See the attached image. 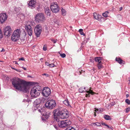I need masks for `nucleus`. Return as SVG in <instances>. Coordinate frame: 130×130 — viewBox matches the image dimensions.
I'll return each mask as SVG.
<instances>
[{"label":"nucleus","instance_id":"obj_61","mask_svg":"<svg viewBox=\"0 0 130 130\" xmlns=\"http://www.w3.org/2000/svg\"><path fill=\"white\" fill-rule=\"evenodd\" d=\"M90 88V89H90H90H91V88Z\"/></svg>","mask_w":130,"mask_h":130},{"label":"nucleus","instance_id":"obj_33","mask_svg":"<svg viewBox=\"0 0 130 130\" xmlns=\"http://www.w3.org/2000/svg\"><path fill=\"white\" fill-rule=\"evenodd\" d=\"M79 92L80 93H82L84 91L83 88L82 87L80 88L79 90Z\"/></svg>","mask_w":130,"mask_h":130},{"label":"nucleus","instance_id":"obj_43","mask_svg":"<svg viewBox=\"0 0 130 130\" xmlns=\"http://www.w3.org/2000/svg\"><path fill=\"white\" fill-rule=\"evenodd\" d=\"M19 60H23V61L25 60V59H24V58L23 57H22V58H19Z\"/></svg>","mask_w":130,"mask_h":130},{"label":"nucleus","instance_id":"obj_22","mask_svg":"<svg viewBox=\"0 0 130 130\" xmlns=\"http://www.w3.org/2000/svg\"><path fill=\"white\" fill-rule=\"evenodd\" d=\"M85 91H86L88 93V94H86V97H89L90 96V94H93L94 93L93 92L92 90H90V91H89L86 90Z\"/></svg>","mask_w":130,"mask_h":130},{"label":"nucleus","instance_id":"obj_56","mask_svg":"<svg viewBox=\"0 0 130 130\" xmlns=\"http://www.w3.org/2000/svg\"><path fill=\"white\" fill-rule=\"evenodd\" d=\"M15 63L16 64H18V62H17V61H15Z\"/></svg>","mask_w":130,"mask_h":130},{"label":"nucleus","instance_id":"obj_46","mask_svg":"<svg viewBox=\"0 0 130 130\" xmlns=\"http://www.w3.org/2000/svg\"><path fill=\"white\" fill-rule=\"evenodd\" d=\"M43 50L45 51L46 50V47H45L44 46L43 48Z\"/></svg>","mask_w":130,"mask_h":130},{"label":"nucleus","instance_id":"obj_53","mask_svg":"<svg viewBox=\"0 0 130 130\" xmlns=\"http://www.w3.org/2000/svg\"><path fill=\"white\" fill-rule=\"evenodd\" d=\"M12 69H13L14 70H15L16 71H17V70L16 69H15V68H12Z\"/></svg>","mask_w":130,"mask_h":130},{"label":"nucleus","instance_id":"obj_23","mask_svg":"<svg viewBox=\"0 0 130 130\" xmlns=\"http://www.w3.org/2000/svg\"><path fill=\"white\" fill-rule=\"evenodd\" d=\"M109 12L107 11H106L105 12L103 13V15L105 17H107L108 16V14H109Z\"/></svg>","mask_w":130,"mask_h":130},{"label":"nucleus","instance_id":"obj_18","mask_svg":"<svg viewBox=\"0 0 130 130\" xmlns=\"http://www.w3.org/2000/svg\"><path fill=\"white\" fill-rule=\"evenodd\" d=\"M115 60L121 64L124 63V61L119 57H116L115 59Z\"/></svg>","mask_w":130,"mask_h":130},{"label":"nucleus","instance_id":"obj_31","mask_svg":"<svg viewBox=\"0 0 130 130\" xmlns=\"http://www.w3.org/2000/svg\"><path fill=\"white\" fill-rule=\"evenodd\" d=\"M65 130H75V129L71 126H69Z\"/></svg>","mask_w":130,"mask_h":130},{"label":"nucleus","instance_id":"obj_58","mask_svg":"<svg viewBox=\"0 0 130 130\" xmlns=\"http://www.w3.org/2000/svg\"><path fill=\"white\" fill-rule=\"evenodd\" d=\"M84 89V90H85V89H86V88H85V87H84V88L83 89Z\"/></svg>","mask_w":130,"mask_h":130},{"label":"nucleus","instance_id":"obj_5","mask_svg":"<svg viewBox=\"0 0 130 130\" xmlns=\"http://www.w3.org/2000/svg\"><path fill=\"white\" fill-rule=\"evenodd\" d=\"M46 20L44 14L43 13H39L37 14L35 16L36 21L39 23H42Z\"/></svg>","mask_w":130,"mask_h":130},{"label":"nucleus","instance_id":"obj_6","mask_svg":"<svg viewBox=\"0 0 130 130\" xmlns=\"http://www.w3.org/2000/svg\"><path fill=\"white\" fill-rule=\"evenodd\" d=\"M42 28L40 24L36 25L34 29V33L36 36L38 37L40 36L42 31Z\"/></svg>","mask_w":130,"mask_h":130},{"label":"nucleus","instance_id":"obj_16","mask_svg":"<svg viewBox=\"0 0 130 130\" xmlns=\"http://www.w3.org/2000/svg\"><path fill=\"white\" fill-rule=\"evenodd\" d=\"M21 33V31L20 29H18L14 31L13 34L19 37Z\"/></svg>","mask_w":130,"mask_h":130},{"label":"nucleus","instance_id":"obj_57","mask_svg":"<svg viewBox=\"0 0 130 130\" xmlns=\"http://www.w3.org/2000/svg\"><path fill=\"white\" fill-rule=\"evenodd\" d=\"M23 69H24V70H26V69L24 67H23Z\"/></svg>","mask_w":130,"mask_h":130},{"label":"nucleus","instance_id":"obj_1","mask_svg":"<svg viewBox=\"0 0 130 130\" xmlns=\"http://www.w3.org/2000/svg\"><path fill=\"white\" fill-rule=\"evenodd\" d=\"M11 82L15 89L25 92L28 91V86L29 85L28 82L15 77L11 80Z\"/></svg>","mask_w":130,"mask_h":130},{"label":"nucleus","instance_id":"obj_47","mask_svg":"<svg viewBox=\"0 0 130 130\" xmlns=\"http://www.w3.org/2000/svg\"><path fill=\"white\" fill-rule=\"evenodd\" d=\"M54 127L56 129H58V127H57V126L56 125H54Z\"/></svg>","mask_w":130,"mask_h":130},{"label":"nucleus","instance_id":"obj_40","mask_svg":"<svg viewBox=\"0 0 130 130\" xmlns=\"http://www.w3.org/2000/svg\"><path fill=\"white\" fill-rule=\"evenodd\" d=\"M41 119H42V120L43 121V122H44V121H45L47 119H46V118H45L44 117H42L41 118Z\"/></svg>","mask_w":130,"mask_h":130},{"label":"nucleus","instance_id":"obj_10","mask_svg":"<svg viewBox=\"0 0 130 130\" xmlns=\"http://www.w3.org/2000/svg\"><path fill=\"white\" fill-rule=\"evenodd\" d=\"M12 32V30L10 27L9 26H7L4 29V35L6 36H9Z\"/></svg>","mask_w":130,"mask_h":130},{"label":"nucleus","instance_id":"obj_15","mask_svg":"<svg viewBox=\"0 0 130 130\" xmlns=\"http://www.w3.org/2000/svg\"><path fill=\"white\" fill-rule=\"evenodd\" d=\"M92 125L94 126H101V124H102L103 125H104L106 126L108 128L110 127L108 125L106 124L105 123L103 122H96V123H92Z\"/></svg>","mask_w":130,"mask_h":130},{"label":"nucleus","instance_id":"obj_63","mask_svg":"<svg viewBox=\"0 0 130 130\" xmlns=\"http://www.w3.org/2000/svg\"><path fill=\"white\" fill-rule=\"evenodd\" d=\"M70 27H71V28L72 27L71 26Z\"/></svg>","mask_w":130,"mask_h":130},{"label":"nucleus","instance_id":"obj_28","mask_svg":"<svg viewBox=\"0 0 130 130\" xmlns=\"http://www.w3.org/2000/svg\"><path fill=\"white\" fill-rule=\"evenodd\" d=\"M50 113L49 112H47L45 115V118L47 119L50 117Z\"/></svg>","mask_w":130,"mask_h":130},{"label":"nucleus","instance_id":"obj_37","mask_svg":"<svg viewBox=\"0 0 130 130\" xmlns=\"http://www.w3.org/2000/svg\"><path fill=\"white\" fill-rule=\"evenodd\" d=\"M130 110V108L128 107L126 108V113L128 112Z\"/></svg>","mask_w":130,"mask_h":130},{"label":"nucleus","instance_id":"obj_59","mask_svg":"<svg viewBox=\"0 0 130 130\" xmlns=\"http://www.w3.org/2000/svg\"><path fill=\"white\" fill-rule=\"evenodd\" d=\"M129 84H130V80H129Z\"/></svg>","mask_w":130,"mask_h":130},{"label":"nucleus","instance_id":"obj_44","mask_svg":"<svg viewBox=\"0 0 130 130\" xmlns=\"http://www.w3.org/2000/svg\"><path fill=\"white\" fill-rule=\"evenodd\" d=\"M45 64L46 66H49V64L48 62H46L45 63Z\"/></svg>","mask_w":130,"mask_h":130},{"label":"nucleus","instance_id":"obj_9","mask_svg":"<svg viewBox=\"0 0 130 130\" xmlns=\"http://www.w3.org/2000/svg\"><path fill=\"white\" fill-rule=\"evenodd\" d=\"M51 92V90L49 88L45 87L42 90V94L43 96L47 97L50 95Z\"/></svg>","mask_w":130,"mask_h":130},{"label":"nucleus","instance_id":"obj_14","mask_svg":"<svg viewBox=\"0 0 130 130\" xmlns=\"http://www.w3.org/2000/svg\"><path fill=\"white\" fill-rule=\"evenodd\" d=\"M36 2L35 0H31L28 3L29 7L32 8H34L35 6Z\"/></svg>","mask_w":130,"mask_h":130},{"label":"nucleus","instance_id":"obj_54","mask_svg":"<svg viewBox=\"0 0 130 130\" xmlns=\"http://www.w3.org/2000/svg\"><path fill=\"white\" fill-rule=\"evenodd\" d=\"M129 96V94H126V98H127Z\"/></svg>","mask_w":130,"mask_h":130},{"label":"nucleus","instance_id":"obj_20","mask_svg":"<svg viewBox=\"0 0 130 130\" xmlns=\"http://www.w3.org/2000/svg\"><path fill=\"white\" fill-rule=\"evenodd\" d=\"M102 58L101 57H95L94 60L96 62H98V63H101Z\"/></svg>","mask_w":130,"mask_h":130},{"label":"nucleus","instance_id":"obj_34","mask_svg":"<svg viewBox=\"0 0 130 130\" xmlns=\"http://www.w3.org/2000/svg\"><path fill=\"white\" fill-rule=\"evenodd\" d=\"M125 102L128 105L130 104V101L128 99H126L125 100Z\"/></svg>","mask_w":130,"mask_h":130},{"label":"nucleus","instance_id":"obj_41","mask_svg":"<svg viewBox=\"0 0 130 130\" xmlns=\"http://www.w3.org/2000/svg\"><path fill=\"white\" fill-rule=\"evenodd\" d=\"M94 18L96 19V20H100V18H98V17H97V16L96 15H95V17H94Z\"/></svg>","mask_w":130,"mask_h":130},{"label":"nucleus","instance_id":"obj_62","mask_svg":"<svg viewBox=\"0 0 130 130\" xmlns=\"http://www.w3.org/2000/svg\"><path fill=\"white\" fill-rule=\"evenodd\" d=\"M95 116H96V115H95Z\"/></svg>","mask_w":130,"mask_h":130},{"label":"nucleus","instance_id":"obj_55","mask_svg":"<svg viewBox=\"0 0 130 130\" xmlns=\"http://www.w3.org/2000/svg\"><path fill=\"white\" fill-rule=\"evenodd\" d=\"M4 51H5V50L3 48L2 49V50L1 51V52H2Z\"/></svg>","mask_w":130,"mask_h":130},{"label":"nucleus","instance_id":"obj_52","mask_svg":"<svg viewBox=\"0 0 130 130\" xmlns=\"http://www.w3.org/2000/svg\"><path fill=\"white\" fill-rule=\"evenodd\" d=\"M122 9V7H120V11H121Z\"/></svg>","mask_w":130,"mask_h":130},{"label":"nucleus","instance_id":"obj_50","mask_svg":"<svg viewBox=\"0 0 130 130\" xmlns=\"http://www.w3.org/2000/svg\"><path fill=\"white\" fill-rule=\"evenodd\" d=\"M25 37H24L23 38H22V39L21 38V39L22 40H23V41H24V40H25Z\"/></svg>","mask_w":130,"mask_h":130},{"label":"nucleus","instance_id":"obj_12","mask_svg":"<svg viewBox=\"0 0 130 130\" xmlns=\"http://www.w3.org/2000/svg\"><path fill=\"white\" fill-rule=\"evenodd\" d=\"M7 16L6 13H1L0 14V22L1 23H3L6 20Z\"/></svg>","mask_w":130,"mask_h":130},{"label":"nucleus","instance_id":"obj_32","mask_svg":"<svg viewBox=\"0 0 130 130\" xmlns=\"http://www.w3.org/2000/svg\"><path fill=\"white\" fill-rule=\"evenodd\" d=\"M96 112H97L98 113H100V112H102L103 111V109H102L99 108V109H96L95 110Z\"/></svg>","mask_w":130,"mask_h":130},{"label":"nucleus","instance_id":"obj_36","mask_svg":"<svg viewBox=\"0 0 130 130\" xmlns=\"http://www.w3.org/2000/svg\"><path fill=\"white\" fill-rule=\"evenodd\" d=\"M60 55L63 58H64L66 56V54L64 53H63L62 54H60Z\"/></svg>","mask_w":130,"mask_h":130},{"label":"nucleus","instance_id":"obj_21","mask_svg":"<svg viewBox=\"0 0 130 130\" xmlns=\"http://www.w3.org/2000/svg\"><path fill=\"white\" fill-rule=\"evenodd\" d=\"M63 103L66 105L68 106L69 107H71V106L69 102L68 99L64 101Z\"/></svg>","mask_w":130,"mask_h":130},{"label":"nucleus","instance_id":"obj_48","mask_svg":"<svg viewBox=\"0 0 130 130\" xmlns=\"http://www.w3.org/2000/svg\"><path fill=\"white\" fill-rule=\"evenodd\" d=\"M97 17H98V18H100V20L101 19V15H97Z\"/></svg>","mask_w":130,"mask_h":130},{"label":"nucleus","instance_id":"obj_11","mask_svg":"<svg viewBox=\"0 0 130 130\" xmlns=\"http://www.w3.org/2000/svg\"><path fill=\"white\" fill-rule=\"evenodd\" d=\"M25 28L26 30L27 31L28 35L30 36L32 35L33 31L32 30L31 26L29 24H27L25 26Z\"/></svg>","mask_w":130,"mask_h":130},{"label":"nucleus","instance_id":"obj_35","mask_svg":"<svg viewBox=\"0 0 130 130\" xmlns=\"http://www.w3.org/2000/svg\"><path fill=\"white\" fill-rule=\"evenodd\" d=\"M3 37V34L1 29L0 28V39L2 38Z\"/></svg>","mask_w":130,"mask_h":130},{"label":"nucleus","instance_id":"obj_60","mask_svg":"<svg viewBox=\"0 0 130 130\" xmlns=\"http://www.w3.org/2000/svg\"><path fill=\"white\" fill-rule=\"evenodd\" d=\"M28 77H31V76H28Z\"/></svg>","mask_w":130,"mask_h":130},{"label":"nucleus","instance_id":"obj_30","mask_svg":"<svg viewBox=\"0 0 130 130\" xmlns=\"http://www.w3.org/2000/svg\"><path fill=\"white\" fill-rule=\"evenodd\" d=\"M83 29H79L78 31L81 35H83L84 36L85 35V34L83 32Z\"/></svg>","mask_w":130,"mask_h":130},{"label":"nucleus","instance_id":"obj_29","mask_svg":"<svg viewBox=\"0 0 130 130\" xmlns=\"http://www.w3.org/2000/svg\"><path fill=\"white\" fill-rule=\"evenodd\" d=\"M97 66L99 69H100L103 67L101 63H98L97 65Z\"/></svg>","mask_w":130,"mask_h":130},{"label":"nucleus","instance_id":"obj_42","mask_svg":"<svg viewBox=\"0 0 130 130\" xmlns=\"http://www.w3.org/2000/svg\"><path fill=\"white\" fill-rule=\"evenodd\" d=\"M38 110L40 112V113H42V112L43 111V109H41H41H39Z\"/></svg>","mask_w":130,"mask_h":130},{"label":"nucleus","instance_id":"obj_25","mask_svg":"<svg viewBox=\"0 0 130 130\" xmlns=\"http://www.w3.org/2000/svg\"><path fill=\"white\" fill-rule=\"evenodd\" d=\"M39 99L40 100L41 103H44L46 102V99L42 97Z\"/></svg>","mask_w":130,"mask_h":130},{"label":"nucleus","instance_id":"obj_2","mask_svg":"<svg viewBox=\"0 0 130 130\" xmlns=\"http://www.w3.org/2000/svg\"><path fill=\"white\" fill-rule=\"evenodd\" d=\"M54 118L56 121L58 120L59 118L62 119L67 118L69 116V112L66 109H56L53 112Z\"/></svg>","mask_w":130,"mask_h":130},{"label":"nucleus","instance_id":"obj_38","mask_svg":"<svg viewBox=\"0 0 130 130\" xmlns=\"http://www.w3.org/2000/svg\"><path fill=\"white\" fill-rule=\"evenodd\" d=\"M49 67H53L55 66V65L53 63L50 64Z\"/></svg>","mask_w":130,"mask_h":130},{"label":"nucleus","instance_id":"obj_13","mask_svg":"<svg viewBox=\"0 0 130 130\" xmlns=\"http://www.w3.org/2000/svg\"><path fill=\"white\" fill-rule=\"evenodd\" d=\"M40 100L39 99L36 100L34 103V107L35 109L36 110L40 107Z\"/></svg>","mask_w":130,"mask_h":130},{"label":"nucleus","instance_id":"obj_19","mask_svg":"<svg viewBox=\"0 0 130 130\" xmlns=\"http://www.w3.org/2000/svg\"><path fill=\"white\" fill-rule=\"evenodd\" d=\"M19 38L13 34L11 37V39L12 41H15L19 39Z\"/></svg>","mask_w":130,"mask_h":130},{"label":"nucleus","instance_id":"obj_4","mask_svg":"<svg viewBox=\"0 0 130 130\" xmlns=\"http://www.w3.org/2000/svg\"><path fill=\"white\" fill-rule=\"evenodd\" d=\"M56 121L58 122L59 126L61 128L67 127L71 124V122L69 120L62 121L57 120Z\"/></svg>","mask_w":130,"mask_h":130},{"label":"nucleus","instance_id":"obj_3","mask_svg":"<svg viewBox=\"0 0 130 130\" xmlns=\"http://www.w3.org/2000/svg\"><path fill=\"white\" fill-rule=\"evenodd\" d=\"M41 89V87L39 86L33 87L31 90L30 94L32 98H36L39 95Z\"/></svg>","mask_w":130,"mask_h":130},{"label":"nucleus","instance_id":"obj_8","mask_svg":"<svg viewBox=\"0 0 130 130\" xmlns=\"http://www.w3.org/2000/svg\"><path fill=\"white\" fill-rule=\"evenodd\" d=\"M51 9L52 12L54 13H57L59 11V8L56 3H51Z\"/></svg>","mask_w":130,"mask_h":130},{"label":"nucleus","instance_id":"obj_24","mask_svg":"<svg viewBox=\"0 0 130 130\" xmlns=\"http://www.w3.org/2000/svg\"><path fill=\"white\" fill-rule=\"evenodd\" d=\"M104 118L106 120H111V118L110 117L107 115H105L104 116Z\"/></svg>","mask_w":130,"mask_h":130},{"label":"nucleus","instance_id":"obj_49","mask_svg":"<svg viewBox=\"0 0 130 130\" xmlns=\"http://www.w3.org/2000/svg\"><path fill=\"white\" fill-rule=\"evenodd\" d=\"M97 15V14L96 13H94L93 14V16L94 17H95V15Z\"/></svg>","mask_w":130,"mask_h":130},{"label":"nucleus","instance_id":"obj_26","mask_svg":"<svg viewBox=\"0 0 130 130\" xmlns=\"http://www.w3.org/2000/svg\"><path fill=\"white\" fill-rule=\"evenodd\" d=\"M77 73L78 74V75H80L82 74V73L83 72H84V71L81 70L80 69H79L77 71Z\"/></svg>","mask_w":130,"mask_h":130},{"label":"nucleus","instance_id":"obj_39","mask_svg":"<svg viewBox=\"0 0 130 130\" xmlns=\"http://www.w3.org/2000/svg\"><path fill=\"white\" fill-rule=\"evenodd\" d=\"M51 41L52 42H53V43H56L57 42V40H54V39H51Z\"/></svg>","mask_w":130,"mask_h":130},{"label":"nucleus","instance_id":"obj_7","mask_svg":"<svg viewBox=\"0 0 130 130\" xmlns=\"http://www.w3.org/2000/svg\"><path fill=\"white\" fill-rule=\"evenodd\" d=\"M45 105L47 108L52 109L56 106V103L54 100H51L47 101Z\"/></svg>","mask_w":130,"mask_h":130},{"label":"nucleus","instance_id":"obj_17","mask_svg":"<svg viewBox=\"0 0 130 130\" xmlns=\"http://www.w3.org/2000/svg\"><path fill=\"white\" fill-rule=\"evenodd\" d=\"M44 11L45 14L47 15V16L49 17L50 16L51 14V11L48 7H46L45 8Z\"/></svg>","mask_w":130,"mask_h":130},{"label":"nucleus","instance_id":"obj_51","mask_svg":"<svg viewBox=\"0 0 130 130\" xmlns=\"http://www.w3.org/2000/svg\"><path fill=\"white\" fill-rule=\"evenodd\" d=\"M114 105V104H109V106H113Z\"/></svg>","mask_w":130,"mask_h":130},{"label":"nucleus","instance_id":"obj_27","mask_svg":"<svg viewBox=\"0 0 130 130\" xmlns=\"http://www.w3.org/2000/svg\"><path fill=\"white\" fill-rule=\"evenodd\" d=\"M61 11L62 12V15L64 16L66 15V11L65 9L62 8L61 9Z\"/></svg>","mask_w":130,"mask_h":130},{"label":"nucleus","instance_id":"obj_45","mask_svg":"<svg viewBox=\"0 0 130 130\" xmlns=\"http://www.w3.org/2000/svg\"><path fill=\"white\" fill-rule=\"evenodd\" d=\"M43 75H45L46 76H48V74H46V73H44L42 74Z\"/></svg>","mask_w":130,"mask_h":130}]
</instances>
